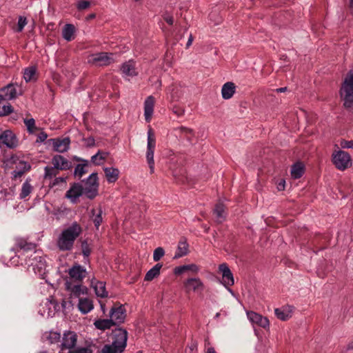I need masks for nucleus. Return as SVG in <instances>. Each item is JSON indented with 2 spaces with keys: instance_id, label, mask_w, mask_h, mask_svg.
<instances>
[{
  "instance_id": "21",
  "label": "nucleus",
  "mask_w": 353,
  "mask_h": 353,
  "mask_svg": "<svg viewBox=\"0 0 353 353\" xmlns=\"http://www.w3.org/2000/svg\"><path fill=\"white\" fill-rule=\"evenodd\" d=\"M154 98L153 96H149L144 102V116L147 122H150L154 112Z\"/></svg>"
},
{
  "instance_id": "41",
  "label": "nucleus",
  "mask_w": 353,
  "mask_h": 353,
  "mask_svg": "<svg viewBox=\"0 0 353 353\" xmlns=\"http://www.w3.org/2000/svg\"><path fill=\"white\" fill-rule=\"evenodd\" d=\"M32 190V186L30 185L29 181L26 180L22 185L21 192L20 193V197L21 199L25 198L31 193Z\"/></svg>"
},
{
  "instance_id": "50",
  "label": "nucleus",
  "mask_w": 353,
  "mask_h": 353,
  "mask_svg": "<svg viewBox=\"0 0 353 353\" xmlns=\"http://www.w3.org/2000/svg\"><path fill=\"white\" fill-rule=\"evenodd\" d=\"M90 2L88 0H79L77 3V8L79 10L87 9L90 7Z\"/></svg>"
},
{
  "instance_id": "58",
  "label": "nucleus",
  "mask_w": 353,
  "mask_h": 353,
  "mask_svg": "<svg viewBox=\"0 0 353 353\" xmlns=\"http://www.w3.org/2000/svg\"><path fill=\"white\" fill-rule=\"evenodd\" d=\"M94 143H95L94 139L92 137H89L87 139V145L88 146H93V145H94Z\"/></svg>"
},
{
  "instance_id": "16",
  "label": "nucleus",
  "mask_w": 353,
  "mask_h": 353,
  "mask_svg": "<svg viewBox=\"0 0 353 353\" xmlns=\"http://www.w3.org/2000/svg\"><path fill=\"white\" fill-rule=\"evenodd\" d=\"M219 271L222 273L223 283L225 286L234 285L232 273L225 263H222L219 267Z\"/></svg>"
},
{
  "instance_id": "45",
  "label": "nucleus",
  "mask_w": 353,
  "mask_h": 353,
  "mask_svg": "<svg viewBox=\"0 0 353 353\" xmlns=\"http://www.w3.org/2000/svg\"><path fill=\"white\" fill-rule=\"evenodd\" d=\"M3 100H0V116H6L13 112L12 106L8 103L7 105H1Z\"/></svg>"
},
{
  "instance_id": "20",
  "label": "nucleus",
  "mask_w": 353,
  "mask_h": 353,
  "mask_svg": "<svg viewBox=\"0 0 353 353\" xmlns=\"http://www.w3.org/2000/svg\"><path fill=\"white\" fill-rule=\"evenodd\" d=\"M247 314L250 321L253 323L264 328L269 326V321L266 317L262 316L261 314L254 312H249Z\"/></svg>"
},
{
  "instance_id": "62",
  "label": "nucleus",
  "mask_w": 353,
  "mask_h": 353,
  "mask_svg": "<svg viewBox=\"0 0 353 353\" xmlns=\"http://www.w3.org/2000/svg\"><path fill=\"white\" fill-rule=\"evenodd\" d=\"M287 90V88L286 87H283V88H277L276 90V92H284Z\"/></svg>"
},
{
  "instance_id": "43",
  "label": "nucleus",
  "mask_w": 353,
  "mask_h": 353,
  "mask_svg": "<svg viewBox=\"0 0 353 353\" xmlns=\"http://www.w3.org/2000/svg\"><path fill=\"white\" fill-rule=\"evenodd\" d=\"M23 122L29 133L32 134L35 132L36 130H37V128L35 125V121L34 119H24Z\"/></svg>"
},
{
  "instance_id": "3",
  "label": "nucleus",
  "mask_w": 353,
  "mask_h": 353,
  "mask_svg": "<svg viewBox=\"0 0 353 353\" xmlns=\"http://www.w3.org/2000/svg\"><path fill=\"white\" fill-rule=\"evenodd\" d=\"M26 264L32 267L35 274L43 275L46 272V261L39 251H34L26 260Z\"/></svg>"
},
{
  "instance_id": "42",
  "label": "nucleus",
  "mask_w": 353,
  "mask_h": 353,
  "mask_svg": "<svg viewBox=\"0 0 353 353\" xmlns=\"http://www.w3.org/2000/svg\"><path fill=\"white\" fill-rule=\"evenodd\" d=\"M36 71L37 70L35 67H29L26 68L23 73V78L25 81L26 82H29L34 79Z\"/></svg>"
},
{
  "instance_id": "38",
  "label": "nucleus",
  "mask_w": 353,
  "mask_h": 353,
  "mask_svg": "<svg viewBox=\"0 0 353 353\" xmlns=\"http://www.w3.org/2000/svg\"><path fill=\"white\" fill-rule=\"evenodd\" d=\"M107 157V152L99 151L96 154L92 157L91 161L94 165H99L103 163Z\"/></svg>"
},
{
  "instance_id": "47",
  "label": "nucleus",
  "mask_w": 353,
  "mask_h": 353,
  "mask_svg": "<svg viewBox=\"0 0 353 353\" xmlns=\"http://www.w3.org/2000/svg\"><path fill=\"white\" fill-rule=\"evenodd\" d=\"M123 350H120L117 345H114L112 343L111 345H105L103 350V353H121Z\"/></svg>"
},
{
  "instance_id": "25",
  "label": "nucleus",
  "mask_w": 353,
  "mask_h": 353,
  "mask_svg": "<svg viewBox=\"0 0 353 353\" xmlns=\"http://www.w3.org/2000/svg\"><path fill=\"white\" fill-rule=\"evenodd\" d=\"M122 73L128 77H135L138 74L136 71L135 63L132 60H130L123 63L121 67Z\"/></svg>"
},
{
  "instance_id": "29",
  "label": "nucleus",
  "mask_w": 353,
  "mask_h": 353,
  "mask_svg": "<svg viewBox=\"0 0 353 353\" xmlns=\"http://www.w3.org/2000/svg\"><path fill=\"white\" fill-rule=\"evenodd\" d=\"M305 172V165L303 162L298 161L294 163L291 168V176L292 178L300 179Z\"/></svg>"
},
{
  "instance_id": "27",
  "label": "nucleus",
  "mask_w": 353,
  "mask_h": 353,
  "mask_svg": "<svg viewBox=\"0 0 353 353\" xmlns=\"http://www.w3.org/2000/svg\"><path fill=\"white\" fill-rule=\"evenodd\" d=\"M189 245L185 238H182L178 244L174 259H179L188 254Z\"/></svg>"
},
{
  "instance_id": "36",
  "label": "nucleus",
  "mask_w": 353,
  "mask_h": 353,
  "mask_svg": "<svg viewBox=\"0 0 353 353\" xmlns=\"http://www.w3.org/2000/svg\"><path fill=\"white\" fill-rule=\"evenodd\" d=\"M189 270L196 273L199 271V268L195 264L184 265L176 267L174 270V272L175 274H181Z\"/></svg>"
},
{
  "instance_id": "14",
  "label": "nucleus",
  "mask_w": 353,
  "mask_h": 353,
  "mask_svg": "<svg viewBox=\"0 0 353 353\" xmlns=\"http://www.w3.org/2000/svg\"><path fill=\"white\" fill-rule=\"evenodd\" d=\"M66 289L70 292L71 297L78 298L82 294H87V288L82 285L81 283H73L72 281L65 282Z\"/></svg>"
},
{
  "instance_id": "9",
  "label": "nucleus",
  "mask_w": 353,
  "mask_h": 353,
  "mask_svg": "<svg viewBox=\"0 0 353 353\" xmlns=\"http://www.w3.org/2000/svg\"><path fill=\"white\" fill-rule=\"evenodd\" d=\"M60 347L63 350H72L77 342V335L74 332L66 331L63 333Z\"/></svg>"
},
{
  "instance_id": "30",
  "label": "nucleus",
  "mask_w": 353,
  "mask_h": 353,
  "mask_svg": "<svg viewBox=\"0 0 353 353\" xmlns=\"http://www.w3.org/2000/svg\"><path fill=\"white\" fill-rule=\"evenodd\" d=\"M105 178L108 183H114L117 181L119 176V170L115 168H105L103 169Z\"/></svg>"
},
{
  "instance_id": "12",
  "label": "nucleus",
  "mask_w": 353,
  "mask_h": 353,
  "mask_svg": "<svg viewBox=\"0 0 353 353\" xmlns=\"http://www.w3.org/2000/svg\"><path fill=\"white\" fill-rule=\"evenodd\" d=\"M0 145H4L9 148H14L18 145V140L11 130H5L0 134Z\"/></svg>"
},
{
  "instance_id": "10",
  "label": "nucleus",
  "mask_w": 353,
  "mask_h": 353,
  "mask_svg": "<svg viewBox=\"0 0 353 353\" xmlns=\"http://www.w3.org/2000/svg\"><path fill=\"white\" fill-rule=\"evenodd\" d=\"M113 61L112 58L106 52H99L90 56L88 62L97 66L108 65Z\"/></svg>"
},
{
  "instance_id": "5",
  "label": "nucleus",
  "mask_w": 353,
  "mask_h": 353,
  "mask_svg": "<svg viewBox=\"0 0 353 353\" xmlns=\"http://www.w3.org/2000/svg\"><path fill=\"white\" fill-rule=\"evenodd\" d=\"M332 161L336 168L343 171L352 165L350 155L345 151L338 150L333 152Z\"/></svg>"
},
{
  "instance_id": "53",
  "label": "nucleus",
  "mask_w": 353,
  "mask_h": 353,
  "mask_svg": "<svg viewBox=\"0 0 353 353\" xmlns=\"http://www.w3.org/2000/svg\"><path fill=\"white\" fill-rule=\"evenodd\" d=\"M172 112L178 117H181L184 114L185 110L179 106L174 105L172 108Z\"/></svg>"
},
{
  "instance_id": "2",
  "label": "nucleus",
  "mask_w": 353,
  "mask_h": 353,
  "mask_svg": "<svg viewBox=\"0 0 353 353\" xmlns=\"http://www.w3.org/2000/svg\"><path fill=\"white\" fill-rule=\"evenodd\" d=\"M340 95L345 108H353V71L350 70L345 77L340 89Z\"/></svg>"
},
{
  "instance_id": "19",
  "label": "nucleus",
  "mask_w": 353,
  "mask_h": 353,
  "mask_svg": "<svg viewBox=\"0 0 353 353\" xmlns=\"http://www.w3.org/2000/svg\"><path fill=\"white\" fill-rule=\"evenodd\" d=\"M294 307L285 305L281 308H276L274 310L276 317L281 321H287L292 317Z\"/></svg>"
},
{
  "instance_id": "60",
  "label": "nucleus",
  "mask_w": 353,
  "mask_h": 353,
  "mask_svg": "<svg viewBox=\"0 0 353 353\" xmlns=\"http://www.w3.org/2000/svg\"><path fill=\"white\" fill-rule=\"evenodd\" d=\"M73 160L81 163H83V161H86L85 159H83L77 156L73 157Z\"/></svg>"
},
{
  "instance_id": "64",
  "label": "nucleus",
  "mask_w": 353,
  "mask_h": 353,
  "mask_svg": "<svg viewBox=\"0 0 353 353\" xmlns=\"http://www.w3.org/2000/svg\"><path fill=\"white\" fill-rule=\"evenodd\" d=\"M94 17H95V14H90V15H89V16H88V18H89V19H93V18H94Z\"/></svg>"
},
{
  "instance_id": "8",
  "label": "nucleus",
  "mask_w": 353,
  "mask_h": 353,
  "mask_svg": "<svg viewBox=\"0 0 353 353\" xmlns=\"http://www.w3.org/2000/svg\"><path fill=\"white\" fill-rule=\"evenodd\" d=\"M68 273L70 276V281L78 283H81L87 275L86 269L79 264L74 265L68 270Z\"/></svg>"
},
{
  "instance_id": "13",
  "label": "nucleus",
  "mask_w": 353,
  "mask_h": 353,
  "mask_svg": "<svg viewBox=\"0 0 353 353\" xmlns=\"http://www.w3.org/2000/svg\"><path fill=\"white\" fill-rule=\"evenodd\" d=\"M184 287L186 292L194 291L197 293H201L204 289L203 282L199 278H191L184 282Z\"/></svg>"
},
{
  "instance_id": "34",
  "label": "nucleus",
  "mask_w": 353,
  "mask_h": 353,
  "mask_svg": "<svg viewBox=\"0 0 353 353\" xmlns=\"http://www.w3.org/2000/svg\"><path fill=\"white\" fill-rule=\"evenodd\" d=\"M75 32L74 26L68 23L64 26L62 31V36L67 41H70L74 39V34Z\"/></svg>"
},
{
  "instance_id": "40",
  "label": "nucleus",
  "mask_w": 353,
  "mask_h": 353,
  "mask_svg": "<svg viewBox=\"0 0 353 353\" xmlns=\"http://www.w3.org/2000/svg\"><path fill=\"white\" fill-rule=\"evenodd\" d=\"M44 178L51 179L53 177L56 176L59 174V170L55 168L54 165L50 167L46 166L44 168Z\"/></svg>"
},
{
  "instance_id": "22",
  "label": "nucleus",
  "mask_w": 353,
  "mask_h": 353,
  "mask_svg": "<svg viewBox=\"0 0 353 353\" xmlns=\"http://www.w3.org/2000/svg\"><path fill=\"white\" fill-rule=\"evenodd\" d=\"M83 195L82 184L79 183H73L65 194L66 199H77Z\"/></svg>"
},
{
  "instance_id": "55",
  "label": "nucleus",
  "mask_w": 353,
  "mask_h": 353,
  "mask_svg": "<svg viewBox=\"0 0 353 353\" xmlns=\"http://www.w3.org/2000/svg\"><path fill=\"white\" fill-rule=\"evenodd\" d=\"M48 137V135L46 132H42L41 133L39 134L38 137H37V142H43Z\"/></svg>"
},
{
  "instance_id": "37",
  "label": "nucleus",
  "mask_w": 353,
  "mask_h": 353,
  "mask_svg": "<svg viewBox=\"0 0 353 353\" xmlns=\"http://www.w3.org/2000/svg\"><path fill=\"white\" fill-rule=\"evenodd\" d=\"M96 328L105 330L107 329H110L112 326L114 325V323H112V320L110 319H99L94 321V323Z\"/></svg>"
},
{
  "instance_id": "6",
  "label": "nucleus",
  "mask_w": 353,
  "mask_h": 353,
  "mask_svg": "<svg viewBox=\"0 0 353 353\" xmlns=\"http://www.w3.org/2000/svg\"><path fill=\"white\" fill-rule=\"evenodd\" d=\"M23 90L17 83H9L0 90V100L10 101L22 95Z\"/></svg>"
},
{
  "instance_id": "52",
  "label": "nucleus",
  "mask_w": 353,
  "mask_h": 353,
  "mask_svg": "<svg viewBox=\"0 0 353 353\" xmlns=\"http://www.w3.org/2000/svg\"><path fill=\"white\" fill-rule=\"evenodd\" d=\"M340 145L342 148L353 149V140H350V141L342 140L340 142Z\"/></svg>"
},
{
  "instance_id": "28",
  "label": "nucleus",
  "mask_w": 353,
  "mask_h": 353,
  "mask_svg": "<svg viewBox=\"0 0 353 353\" xmlns=\"http://www.w3.org/2000/svg\"><path fill=\"white\" fill-rule=\"evenodd\" d=\"M174 131L178 134L181 139H185L190 142L192 141V139L194 137L193 130L184 126L175 128Z\"/></svg>"
},
{
  "instance_id": "57",
  "label": "nucleus",
  "mask_w": 353,
  "mask_h": 353,
  "mask_svg": "<svg viewBox=\"0 0 353 353\" xmlns=\"http://www.w3.org/2000/svg\"><path fill=\"white\" fill-rule=\"evenodd\" d=\"M164 20L169 24L172 25L174 23V19L172 16H166L164 17Z\"/></svg>"
},
{
  "instance_id": "39",
  "label": "nucleus",
  "mask_w": 353,
  "mask_h": 353,
  "mask_svg": "<svg viewBox=\"0 0 353 353\" xmlns=\"http://www.w3.org/2000/svg\"><path fill=\"white\" fill-rule=\"evenodd\" d=\"M46 339L50 343L54 344L61 342V334L57 332L50 331L45 334Z\"/></svg>"
},
{
  "instance_id": "35",
  "label": "nucleus",
  "mask_w": 353,
  "mask_h": 353,
  "mask_svg": "<svg viewBox=\"0 0 353 353\" xmlns=\"http://www.w3.org/2000/svg\"><path fill=\"white\" fill-rule=\"evenodd\" d=\"M161 263H157L152 268H151L145 276V280L150 281L160 274V270L162 268Z\"/></svg>"
},
{
  "instance_id": "17",
  "label": "nucleus",
  "mask_w": 353,
  "mask_h": 353,
  "mask_svg": "<svg viewBox=\"0 0 353 353\" xmlns=\"http://www.w3.org/2000/svg\"><path fill=\"white\" fill-rule=\"evenodd\" d=\"M110 316L114 325L123 323L125 317L124 308L122 306L112 307L110 310Z\"/></svg>"
},
{
  "instance_id": "32",
  "label": "nucleus",
  "mask_w": 353,
  "mask_h": 353,
  "mask_svg": "<svg viewBox=\"0 0 353 353\" xmlns=\"http://www.w3.org/2000/svg\"><path fill=\"white\" fill-rule=\"evenodd\" d=\"M90 163L88 161H83V163L77 164L74 170V176L81 179L85 174L88 172L87 168Z\"/></svg>"
},
{
  "instance_id": "61",
  "label": "nucleus",
  "mask_w": 353,
  "mask_h": 353,
  "mask_svg": "<svg viewBox=\"0 0 353 353\" xmlns=\"http://www.w3.org/2000/svg\"><path fill=\"white\" fill-rule=\"evenodd\" d=\"M349 8L350 9L351 14H353V0H350Z\"/></svg>"
},
{
  "instance_id": "23",
  "label": "nucleus",
  "mask_w": 353,
  "mask_h": 353,
  "mask_svg": "<svg viewBox=\"0 0 353 353\" xmlns=\"http://www.w3.org/2000/svg\"><path fill=\"white\" fill-rule=\"evenodd\" d=\"M213 214L215 216V221L218 223H223L227 216L225 207L222 203H218L213 210Z\"/></svg>"
},
{
  "instance_id": "31",
  "label": "nucleus",
  "mask_w": 353,
  "mask_h": 353,
  "mask_svg": "<svg viewBox=\"0 0 353 353\" xmlns=\"http://www.w3.org/2000/svg\"><path fill=\"white\" fill-rule=\"evenodd\" d=\"M78 308L83 314H87L93 309L92 301L87 298L79 299Z\"/></svg>"
},
{
  "instance_id": "56",
  "label": "nucleus",
  "mask_w": 353,
  "mask_h": 353,
  "mask_svg": "<svg viewBox=\"0 0 353 353\" xmlns=\"http://www.w3.org/2000/svg\"><path fill=\"white\" fill-rule=\"evenodd\" d=\"M65 179H66V178H64V177H57L54 179L52 185H55L57 184H59V183H65Z\"/></svg>"
},
{
  "instance_id": "51",
  "label": "nucleus",
  "mask_w": 353,
  "mask_h": 353,
  "mask_svg": "<svg viewBox=\"0 0 353 353\" xmlns=\"http://www.w3.org/2000/svg\"><path fill=\"white\" fill-rule=\"evenodd\" d=\"M68 353H92V350L88 347H80L77 349H72Z\"/></svg>"
},
{
  "instance_id": "54",
  "label": "nucleus",
  "mask_w": 353,
  "mask_h": 353,
  "mask_svg": "<svg viewBox=\"0 0 353 353\" xmlns=\"http://www.w3.org/2000/svg\"><path fill=\"white\" fill-rule=\"evenodd\" d=\"M285 181L283 179H280L276 185L277 190L282 191L285 189Z\"/></svg>"
},
{
  "instance_id": "11",
  "label": "nucleus",
  "mask_w": 353,
  "mask_h": 353,
  "mask_svg": "<svg viewBox=\"0 0 353 353\" xmlns=\"http://www.w3.org/2000/svg\"><path fill=\"white\" fill-rule=\"evenodd\" d=\"M114 341L112 344L117 345L120 350H124L128 339V332L123 329H117L113 332Z\"/></svg>"
},
{
  "instance_id": "33",
  "label": "nucleus",
  "mask_w": 353,
  "mask_h": 353,
  "mask_svg": "<svg viewBox=\"0 0 353 353\" xmlns=\"http://www.w3.org/2000/svg\"><path fill=\"white\" fill-rule=\"evenodd\" d=\"M92 285L95 291V294L97 296L104 298L108 296V292L105 290V283L102 281H92Z\"/></svg>"
},
{
  "instance_id": "26",
  "label": "nucleus",
  "mask_w": 353,
  "mask_h": 353,
  "mask_svg": "<svg viewBox=\"0 0 353 353\" xmlns=\"http://www.w3.org/2000/svg\"><path fill=\"white\" fill-rule=\"evenodd\" d=\"M15 245L17 249L25 252L34 250L36 247L34 243L28 242L27 239L21 237H18L15 239Z\"/></svg>"
},
{
  "instance_id": "63",
  "label": "nucleus",
  "mask_w": 353,
  "mask_h": 353,
  "mask_svg": "<svg viewBox=\"0 0 353 353\" xmlns=\"http://www.w3.org/2000/svg\"><path fill=\"white\" fill-rule=\"evenodd\" d=\"M206 353H216V352L213 347H210L207 349Z\"/></svg>"
},
{
  "instance_id": "44",
  "label": "nucleus",
  "mask_w": 353,
  "mask_h": 353,
  "mask_svg": "<svg viewBox=\"0 0 353 353\" xmlns=\"http://www.w3.org/2000/svg\"><path fill=\"white\" fill-rule=\"evenodd\" d=\"M92 215L95 216V217L93 219L94 223L97 228H99L101 223L102 222V217H101L102 210L99 208L97 210L93 209L92 210Z\"/></svg>"
},
{
  "instance_id": "46",
  "label": "nucleus",
  "mask_w": 353,
  "mask_h": 353,
  "mask_svg": "<svg viewBox=\"0 0 353 353\" xmlns=\"http://www.w3.org/2000/svg\"><path fill=\"white\" fill-rule=\"evenodd\" d=\"M81 248L83 255L88 258L92 252L90 244L88 243L87 240H83L81 241Z\"/></svg>"
},
{
  "instance_id": "7",
  "label": "nucleus",
  "mask_w": 353,
  "mask_h": 353,
  "mask_svg": "<svg viewBox=\"0 0 353 353\" xmlns=\"http://www.w3.org/2000/svg\"><path fill=\"white\" fill-rule=\"evenodd\" d=\"M156 146V139L154 132L152 128L150 126L148 130V144H147V152L146 159L149 164L151 172L154 170V152Z\"/></svg>"
},
{
  "instance_id": "59",
  "label": "nucleus",
  "mask_w": 353,
  "mask_h": 353,
  "mask_svg": "<svg viewBox=\"0 0 353 353\" xmlns=\"http://www.w3.org/2000/svg\"><path fill=\"white\" fill-rule=\"evenodd\" d=\"M192 41H193V37L192 34L190 35V37L188 39V41L187 42V48H188L189 46H190L192 45Z\"/></svg>"
},
{
  "instance_id": "1",
  "label": "nucleus",
  "mask_w": 353,
  "mask_h": 353,
  "mask_svg": "<svg viewBox=\"0 0 353 353\" xmlns=\"http://www.w3.org/2000/svg\"><path fill=\"white\" fill-rule=\"evenodd\" d=\"M82 232V228L77 222L63 229L57 239V247L60 251L72 250L76 239Z\"/></svg>"
},
{
  "instance_id": "4",
  "label": "nucleus",
  "mask_w": 353,
  "mask_h": 353,
  "mask_svg": "<svg viewBox=\"0 0 353 353\" xmlns=\"http://www.w3.org/2000/svg\"><path fill=\"white\" fill-rule=\"evenodd\" d=\"M83 195L88 199H94L98 195L99 181L97 173H92L85 181H82Z\"/></svg>"
},
{
  "instance_id": "24",
  "label": "nucleus",
  "mask_w": 353,
  "mask_h": 353,
  "mask_svg": "<svg viewBox=\"0 0 353 353\" xmlns=\"http://www.w3.org/2000/svg\"><path fill=\"white\" fill-rule=\"evenodd\" d=\"M236 92V85L233 82L228 81L223 84L221 88L223 99L228 100L231 99Z\"/></svg>"
},
{
  "instance_id": "49",
  "label": "nucleus",
  "mask_w": 353,
  "mask_h": 353,
  "mask_svg": "<svg viewBox=\"0 0 353 353\" xmlns=\"http://www.w3.org/2000/svg\"><path fill=\"white\" fill-rule=\"evenodd\" d=\"M27 19L25 17L20 16L19 17L18 23H17V28L15 30L17 32H21L23 30L24 27L27 24Z\"/></svg>"
},
{
  "instance_id": "48",
  "label": "nucleus",
  "mask_w": 353,
  "mask_h": 353,
  "mask_svg": "<svg viewBox=\"0 0 353 353\" xmlns=\"http://www.w3.org/2000/svg\"><path fill=\"white\" fill-rule=\"evenodd\" d=\"M165 254L164 249L161 247H158L154 250L153 260L157 262L159 261Z\"/></svg>"
},
{
  "instance_id": "18",
  "label": "nucleus",
  "mask_w": 353,
  "mask_h": 353,
  "mask_svg": "<svg viewBox=\"0 0 353 353\" xmlns=\"http://www.w3.org/2000/svg\"><path fill=\"white\" fill-rule=\"evenodd\" d=\"M52 141V146L54 151L62 153L68 151L70 148V140L68 137L61 139H54Z\"/></svg>"
},
{
  "instance_id": "15",
  "label": "nucleus",
  "mask_w": 353,
  "mask_h": 353,
  "mask_svg": "<svg viewBox=\"0 0 353 353\" xmlns=\"http://www.w3.org/2000/svg\"><path fill=\"white\" fill-rule=\"evenodd\" d=\"M52 164L59 170H67L72 168V163L64 157L57 154L52 159Z\"/></svg>"
}]
</instances>
